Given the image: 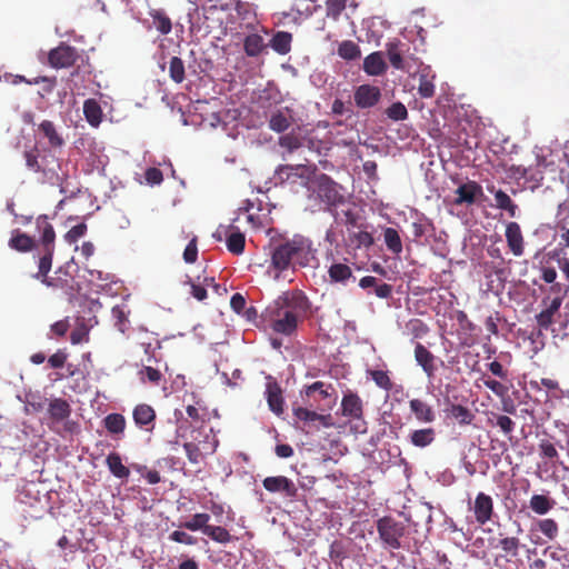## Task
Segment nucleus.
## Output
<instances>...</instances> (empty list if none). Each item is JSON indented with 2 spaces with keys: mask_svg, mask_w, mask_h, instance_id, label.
<instances>
[{
  "mask_svg": "<svg viewBox=\"0 0 569 569\" xmlns=\"http://www.w3.org/2000/svg\"><path fill=\"white\" fill-rule=\"evenodd\" d=\"M311 303L301 290L286 291L266 311L270 328L284 336L296 332L299 322L308 317Z\"/></svg>",
  "mask_w": 569,
  "mask_h": 569,
  "instance_id": "nucleus-1",
  "label": "nucleus"
},
{
  "mask_svg": "<svg viewBox=\"0 0 569 569\" xmlns=\"http://www.w3.org/2000/svg\"><path fill=\"white\" fill-rule=\"evenodd\" d=\"M316 252L310 238L296 233L273 244L270 266L278 272L305 268L316 260Z\"/></svg>",
  "mask_w": 569,
  "mask_h": 569,
  "instance_id": "nucleus-2",
  "label": "nucleus"
},
{
  "mask_svg": "<svg viewBox=\"0 0 569 569\" xmlns=\"http://www.w3.org/2000/svg\"><path fill=\"white\" fill-rule=\"evenodd\" d=\"M23 158L29 171L38 176L41 183L61 186L64 174L61 173V161L49 148H32L24 150Z\"/></svg>",
  "mask_w": 569,
  "mask_h": 569,
  "instance_id": "nucleus-3",
  "label": "nucleus"
},
{
  "mask_svg": "<svg viewBox=\"0 0 569 569\" xmlns=\"http://www.w3.org/2000/svg\"><path fill=\"white\" fill-rule=\"evenodd\" d=\"M36 228L40 234V243L42 247V254L38 262V277H42L49 284H54L52 281L47 280L46 273H49L52 267L56 249V232L46 214H41L36 219Z\"/></svg>",
  "mask_w": 569,
  "mask_h": 569,
  "instance_id": "nucleus-4",
  "label": "nucleus"
},
{
  "mask_svg": "<svg viewBox=\"0 0 569 569\" xmlns=\"http://www.w3.org/2000/svg\"><path fill=\"white\" fill-rule=\"evenodd\" d=\"M377 531L385 546L392 550L401 548V538L406 535L407 527L393 517L385 516L377 520Z\"/></svg>",
  "mask_w": 569,
  "mask_h": 569,
  "instance_id": "nucleus-5",
  "label": "nucleus"
},
{
  "mask_svg": "<svg viewBox=\"0 0 569 569\" xmlns=\"http://www.w3.org/2000/svg\"><path fill=\"white\" fill-rule=\"evenodd\" d=\"M318 198L329 207H337L343 203V196L339 191V186L326 173L315 178L309 187Z\"/></svg>",
  "mask_w": 569,
  "mask_h": 569,
  "instance_id": "nucleus-6",
  "label": "nucleus"
},
{
  "mask_svg": "<svg viewBox=\"0 0 569 569\" xmlns=\"http://www.w3.org/2000/svg\"><path fill=\"white\" fill-rule=\"evenodd\" d=\"M341 415L349 420H356L357 423L355 425V429L358 432H366L367 426L363 420V402L361 398L352 392L348 391L343 395L341 399Z\"/></svg>",
  "mask_w": 569,
  "mask_h": 569,
  "instance_id": "nucleus-7",
  "label": "nucleus"
},
{
  "mask_svg": "<svg viewBox=\"0 0 569 569\" xmlns=\"http://www.w3.org/2000/svg\"><path fill=\"white\" fill-rule=\"evenodd\" d=\"M316 170V166L281 164L277 168L276 176L281 182L296 183L298 180H300L302 184H307L311 181Z\"/></svg>",
  "mask_w": 569,
  "mask_h": 569,
  "instance_id": "nucleus-8",
  "label": "nucleus"
},
{
  "mask_svg": "<svg viewBox=\"0 0 569 569\" xmlns=\"http://www.w3.org/2000/svg\"><path fill=\"white\" fill-rule=\"evenodd\" d=\"M263 488L271 493H282L290 500H300L298 487L286 476H272L262 480Z\"/></svg>",
  "mask_w": 569,
  "mask_h": 569,
  "instance_id": "nucleus-9",
  "label": "nucleus"
},
{
  "mask_svg": "<svg viewBox=\"0 0 569 569\" xmlns=\"http://www.w3.org/2000/svg\"><path fill=\"white\" fill-rule=\"evenodd\" d=\"M213 237L221 241L226 238L228 250L233 254H241L244 250L246 238L244 234L234 226H220Z\"/></svg>",
  "mask_w": 569,
  "mask_h": 569,
  "instance_id": "nucleus-10",
  "label": "nucleus"
},
{
  "mask_svg": "<svg viewBox=\"0 0 569 569\" xmlns=\"http://www.w3.org/2000/svg\"><path fill=\"white\" fill-rule=\"evenodd\" d=\"M77 59V50L66 43H60L57 48L50 50L48 54L49 64L56 69L69 68Z\"/></svg>",
  "mask_w": 569,
  "mask_h": 569,
  "instance_id": "nucleus-11",
  "label": "nucleus"
},
{
  "mask_svg": "<svg viewBox=\"0 0 569 569\" xmlns=\"http://www.w3.org/2000/svg\"><path fill=\"white\" fill-rule=\"evenodd\" d=\"M355 103L360 109L375 107L381 99V90L372 84H360L353 93Z\"/></svg>",
  "mask_w": 569,
  "mask_h": 569,
  "instance_id": "nucleus-12",
  "label": "nucleus"
},
{
  "mask_svg": "<svg viewBox=\"0 0 569 569\" xmlns=\"http://www.w3.org/2000/svg\"><path fill=\"white\" fill-rule=\"evenodd\" d=\"M409 51V46L398 39L386 43V53L391 66L397 70H409V63L405 59V53Z\"/></svg>",
  "mask_w": 569,
  "mask_h": 569,
  "instance_id": "nucleus-13",
  "label": "nucleus"
},
{
  "mask_svg": "<svg viewBox=\"0 0 569 569\" xmlns=\"http://www.w3.org/2000/svg\"><path fill=\"white\" fill-rule=\"evenodd\" d=\"M472 510L476 521L481 526L486 525L488 521L491 520L493 515L492 498L485 492H479L476 496Z\"/></svg>",
  "mask_w": 569,
  "mask_h": 569,
  "instance_id": "nucleus-14",
  "label": "nucleus"
},
{
  "mask_svg": "<svg viewBox=\"0 0 569 569\" xmlns=\"http://www.w3.org/2000/svg\"><path fill=\"white\" fill-rule=\"evenodd\" d=\"M456 194L457 198L453 201L456 206L473 204L478 197L483 196V190L476 181H468L458 187Z\"/></svg>",
  "mask_w": 569,
  "mask_h": 569,
  "instance_id": "nucleus-15",
  "label": "nucleus"
},
{
  "mask_svg": "<svg viewBox=\"0 0 569 569\" xmlns=\"http://www.w3.org/2000/svg\"><path fill=\"white\" fill-rule=\"evenodd\" d=\"M506 240L510 251L520 257L525 252L523 236L520 226L517 222H509L506 227Z\"/></svg>",
  "mask_w": 569,
  "mask_h": 569,
  "instance_id": "nucleus-16",
  "label": "nucleus"
},
{
  "mask_svg": "<svg viewBox=\"0 0 569 569\" xmlns=\"http://www.w3.org/2000/svg\"><path fill=\"white\" fill-rule=\"evenodd\" d=\"M415 359L422 368L428 378H433L437 367L435 365L436 357L422 343H417L415 347Z\"/></svg>",
  "mask_w": 569,
  "mask_h": 569,
  "instance_id": "nucleus-17",
  "label": "nucleus"
},
{
  "mask_svg": "<svg viewBox=\"0 0 569 569\" xmlns=\"http://www.w3.org/2000/svg\"><path fill=\"white\" fill-rule=\"evenodd\" d=\"M132 416L138 427L147 431H151L154 428L156 412L151 406L146 403L136 406Z\"/></svg>",
  "mask_w": 569,
  "mask_h": 569,
  "instance_id": "nucleus-18",
  "label": "nucleus"
},
{
  "mask_svg": "<svg viewBox=\"0 0 569 569\" xmlns=\"http://www.w3.org/2000/svg\"><path fill=\"white\" fill-rule=\"evenodd\" d=\"M409 408L419 422L432 423L436 420V412L432 406L422 399H411L409 401Z\"/></svg>",
  "mask_w": 569,
  "mask_h": 569,
  "instance_id": "nucleus-19",
  "label": "nucleus"
},
{
  "mask_svg": "<svg viewBox=\"0 0 569 569\" xmlns=\"http://www.w3.org/2000/svg\"><path fill=\"white\" fill-rule=\"evenodd\" d=\"M266 395L270 410L276 415H281L283 412L282 390L279 383L271 378L268 379Z\"/></svg>",
  "mask_w": 569,
  "mask_h": 569,
  "instance_id": "nucleus-20",
  "label": "nucleus"
},
{
  "mask_svg": "<svg viewBox=\"0 0 569 569\" xmlns=\"http://www.w3.org/2000/svg\"><path fill=\"white\" fill-rule=\"evenodd\" d=\"M102 423L113 439L120 440L123 438L127 426L124 416L116 412L109 413L103 418Z\"/></svg>",
  "mask_w": 569,
  "mask_h": 569,
  "instance_id": "nucleus-21",
  "label": "nucleus"
},
{
  "mask_svg": "<svg viewBox=\"0 0 569 569\" xmlns=\"http://www.w3.org/2000/svg\"><path fill=\"white\" fill-rule=\"evenodd\" d=\"M561 305L562 298L556 297L550 301L546 309L536 316V321L540 329L548 330L550 328L555 321V316L559 312Z\"/></svg>",
  "mask_w": 569,
  "mask_h": 569,
  "instance_id": "nucleus-22",
  "label": "nucleus"
},
{
  "mask_svg": "<svg viewBox=\"0 0 569 569\" xmlns=\"http://www.w3.org/2000/svg\"><path fill=\"white\" fill-rule=\"evenodd\" d=\"M362 68L368 76H381L387 71L388 66L383 59L382 52L376 51L363 59Z\"/></svg>",
  "mask_w": 569,
  "mask_h": 569,
  "instance_id": "nucleus-23",
  "label": "nucleus"
},
{
  "mask_svg": "<svg viewBox=\"0 0 569 569\" xmlns=\"http://www.w3.org/2000/svg\"><path fill=\"white\" fill-rule=\"evenodd\" d=\"M39 132L48 140L50 146L49 149L62 148L64 146V139L61 133L57 130L54 123L50 120H43L39 127Z\"/></svg>",
  "mask_w": 569,
  "mask_h": 569,
  "instance_id": "nucleus-24",
  "label": "nucleus"
},
{
  "mask_svg": "<svg viewBox=\"0 0 569 569\" xmlns=\"http://www.w3.org/2000/svg\"><path fill=\"white\" fill-rule=\"evenodd\" d=\"M502 536V533H500ZM489 545L492 548H500L505 552V557H517L521 546L518 537H501L500 539H489Z\"/></svg>",
  "mask_w": 569,
  "mask_h": 569,
  "instance_id": "nucleus-25",
  "label": "nucleus"
},
{
  "mask_svg": "<svg viewBox=\"0 0 569 569\" xmlns=\"http://www.w3.org/2000/svg\"><path fill=\"white\" fill-rule=\"evenodd\" d=\"M436 74L430 67H425L419 72L418 93L421 98H432L435 96Z\"/></svg>",
  "mask_w": 569,
  "mask_h": 569,
  "instance_id": "nucleus-26",
  "label": "nucleus"
},
{
  "mask_svg": "<svg viewBox=\"0 0 569 569\" xmlns=\"http://www.w3.org/2000/svg\"><path fill=\"white\" fill-rule=\"evenodd\" d=\"M48 413L53 421L60 422L70 417L71 406L66 399L54 398L49 402Z\"/></svg>",
  "mask_w": 569,
  "mask_h": 569,
  "instance_id": "nucleus-27",
  "label": "nucleus"
},
{
  "mask_svg": "<svg viewBox=\"0 0 569 569\" xmlns=\"http://www.w3.org/2000/svg\"><path fill=\"white\" fill-rule=\"evenodd\" d=\"M9 247L19 252H29L36 247V241L32 237L17 229L11 233Z\"/></svg>",
  "mask_w": 569,
  "mask_h": 569,
  "instance_id": "nucleus-28",
  "label": "nucleus"
},
{
  "mask_svg": "<svg viewBox=\"0 0 569 569\" xmlns=\"http://www.w3.org/2000/svg\"><path fill=\"white\" fill-rule=\"evenodd\" d=\"M412 446L425 448L430 446L436 439V431L433 428L416 429L409 435Z\"/></svg>",
  "mask_w": 569,
  "mask_h": 569,
  "instance_id": "nucleus-29",
  "label": "nucleus"
},
{
  "mask_svg": "<svg viewBox=\"0 0 569 569\" xmlns=\"http://www.w3.org/2000/svg\"><path fill=\"white\" fill-rule=\"evenodd\" d=\"M106 463L109 471L119 479H127L130 470L122 463V459L118 452H111L107 456Z\"/></svg>",
  "mask_w": 569,
  "mask_h": 569,
  "instance_id": "nucleus-30",
  "label": "nucleus"
},
{
  "mask_svg": "<svg viewBox=\"0 0 569 569\" xmlns=\"http://www.w3.org/2000/svg\"><path fill=\"white\" fill-rule=\"evenodd\" d=\"M83 113L88 123L98 127L102 121V109L94 99H88L83 103Z\"/></svg>",
  "mask_w": 569,
  "mask_h": 569,
  "instance_id": "nucleus-31",
  "label": "nucleus"
},
{
  "mask_svg": "<svg viewBox=\"0 0 569 569\" xmlns=\"http://www.w3.org/2000/svg\"><path fill=\"white\" fill-rule=\"evenodd\" d=\"M490 192H493L496 207L498 209L507 211L510 218H515L518 211V206L512 201V199L503 190L499 189L493 191L489 189Z\"/></svg>",
  "mask_w": 569,
  "mask_h": 569,
  "instance_id": "nucleus-32",
  "label": "nucleus"
},
{
  "mask_svg": "<svg viewBox=\"0 0 569 569\" xmlns=\"http://www.w3.org/2000/svg\"><path fill=\"white\" fill-rule=\"evenodd\" d=\"M328 274L331 282L345 284L352 278V270L346 263L335 262L329 267Z\"/></svg>",
  "mask_w": 569,
  "mask_h": 569,
  "instance_id": "nucleus-33",
  "label": "nucleus"
},
{
  "mask_svg": "<svg viewBox=\"0 0 569 569\" xmlns=\"http://www.w3.org/2000/svg\"><path fill=\"white\" fill-rule=\"evenodd\" d=\"M292 34L286 31H278L271 39V48L279 54H287L291 50Z\"/></svg>",
  "mask_w": 569,
  "mask_h": 569,
  "instance_id": "nucleus-34",
  "label": "nucleus"
},
{
  "mask_svg": "<svg viewBox=\"0 0 569 569\" xmlns=\"http://www.w3.org/2000/svg\"><path fill=\"white\" fill-rule=\"evenodd\" d=\"M338 56L347 61H353L361 57L360 47L352 40H343L337 49Z\"/></svg>",
  "mask_w": 569,
  "mask_h": 569,
  "instance_id": "nucleus-35",
  "label": "nucleus"
},
{
  "mask_svg": "<svg viewBox=\"0 0 569 569\" xmlns=\"http://www.w3.org/2000/svg\"><path fill=\"white\" fill-rule=\"evenodd\" d=\"M152 18L154 28L163 36L169 34L172 30L171 19L162 11L152 9L149 12Z\"/></svg>",
  "mask_w": 569,
  "mask_h": 569,
  "instance_id": "nucleus-36",
  "label": "nucleus"
},
{
  "mask_svg": "<svg viewBox=\"0 0 569 569\" xmlns=\"http://www.w3.org/2000/svg\"><path fill=\"white\" fill-rule=\"evenodd\" d=\"M243 49L249 57L259 56L264 49L263 38L257 33L247 36L243 42Z\"/></svg>",
  "mask_w": 569,
  "mask_h": 569,
  "instance_id": "nucleus-37",
  "label": "nucleus"
},
{
  "mask_svg": "<svg viewBox=\"0 0 569 569\" xmlns=\"http://www.w3.org/2000/svg\"><path fill=\"white\" fill-rule=\"evenodd\" d=\"M447 411L448 415L456 419L460 425H470L475 419V415L471 410L462 405L452 403Z\"/></svg>",
  "mask_w": 569,
  "mask_h": 569,
  "instance_id": "nucleus-38",
  "label": "nucleus"
},
{
  "mask_svg": "<svg viewBox=\"0 0 569 569\" xmlns=\"http://www.w3.org/2000/svg\"><path fill=\"white\" fill-rule=\"evenodd\" d=\"M60 273H63L64 276H67L68 278H62L60 276H57V277H49L48 274L49 273H46V278L47 280L49 281H52L54 284H49L47 281L43 280L42 277H38V272L33 274V278H36L37 280H40L43 284H46L47 287H52V288H61V289H64V288H70V282L72 281V277L71 276H68L67 271L63 270V267H60L57 271H56V274H60Z\"/></svg>",
  "mask_w": 569,
  "mask_h": 569,
  "instance_id": "nucleus-39",
  "label": "nucleus"
},
{
  "mask_svg": "<svg viewBox=\"0 0 569 569\" xmlns=\"http://www.w3.org/2000/svg\"><path fill=\"white\" fill-rule=\"evenodd\" d=\"M385 243L392 253L399 254L402 252V241L398 231L388 227L383 231Z\"/></svg>",
  "mask_w": 569,
  "mask_h": 569,
  "instance_id": "nucleus-40",
  "label": "nucleus"
},
{
  "mask_svg": "<svg viewBox=\"0 0 569 569\" xmlns=\"http://www.w3.org/2000/svg\"><path fill=\"white\" fill-rule=\"evenodd\" d=\"M555 505V501L543 495H533L530 498V508L538 515H546Z\"/></svg>",
  "mask_w": 569,
  "mask_h": 569,
  "instance_id": "nucleus-41",
  "label": "nucleus"
},
{
  "mask_svg": "<svg viewBox=\"0 0 569 569\" xmlns=\"http://www.w3.org/2000/svg\"><path fill=\"white\" fill-rule=\"evenodd\" d=\"M209 520H210V515L204 513V512L196 513L191 517V519L183 522L181 525V527L184 529H188L190 531L201 530L202 533L204 535L206 527L210 526V525H208Z\"/></svg>",
  "mask_w": 569,
  "mask_h": 569,
  "instance_id": "nucleus-42",
  "label": "nucleus"
},
{
  "mask_svg": "<svg viewBox=\"0 0 569 569\" xmlns=\"http://www.w3.org/2000/svg\"><path fill=\"white\" fill-rule=\"evenodd\" d=\"M204 535L219 543H228L232 540V536L229 533V531L221 526L210 525L209 527H206Z\"/></svg>",
  "mask_w": 569,
  "mask_h": 569,
  "instance_id": "nucleus-43",
  "label": "nucleus"
},
{
  "mask_svg": "<svg viewBox=\"0 0 569 569\" xmlns=\"http://www.w3.org/2000/svg\"><path fill=\"white\" fill-rule=\"evenodd\" d=\"M169 76L176 83H181L184 80V63L181 58L172 57L170 59Z\"/></svg>",
  "mask_w": 569,
  "mask_h": 569,
  "instance_id": "nucleus-44",
  "label": "nucleus"
},
{
  "mask_svg": "<svg viewBox=\"0 0 569 569\" xmlns=\"http://www.w3.org/2000/svg\"><path fill=\"white\" fill-rule=\"evenodd\" d=\"M539 456L543 459H548L551 462L556 463L559 459V453L555 443L550 440L542 439L539 445Z\"/></svg>",
  "mask_w": 569,
  "mask_h": 569,
  "instance_id": "nucleus-45",
  "label": "nucleus"
},
{
  "mask_svg": "<svg viewBox=\"0 0 569 569\" xmlns=\"http://www.w3.org/2000/svg\"><path fill=\"white\" fill-rule=\"evenodd\" d=\"M290 127V119L281 111L271 114L269 128L278 133L286 131Z\"/></svg>",
  "mask_w": 569,
  "mask_h": 569,
  "instance_id": "nucleus-46",
  "label": "nucleus"
},
{
  "mask_svg": "<svg viewBox=\"0 0 569 569\" xmlns=\"http://www.w3.org/2000/svg\"><path fill=\"white\" fill-rule=\"evenodd\" d=\"M142 381H149L152 385L158 386L162 379V373L159 369L153 368L151 365L143 366L139 371Z\"/></svg>",
  "mask_w": 569,
  "mask_h": 569,
  "instance_id": "nucleus-47",
  "label": "nucleus"
},
{
  "mask_svg": "<svg viewBox=\"0 0 569 569\" xmlns=\"http://www.w3.org/2000/svg\"><path fill=\"white\" fill-rule=\"evenodd\" d=\"M369 375L379 388L386 391H390L392 389V382L387 371L371 370L369 371Z\"/></svg>",
  "mask_w": 569,
  "mask_h": 569,
  "instance_id": "nucleus-48",
  "label": "nucleus"
},
{
  "mask_svg": "<svg viewBox=\"0 0 569 569\" xmlns=\"http://www.w3.org/2000/svg\"><path fill=\"white\" fill-rule=\"evenodd\" d=\"M538 529L542 535H545L550 540L555 539L559 531L558 523L550 518L540 520L538 522Z\"/></svg>",
  "mask_w": 569,
  "mask_h": 569,
  "instance_id": "nucleus-49",
  "label": "nucleus"
},
{
  "mask_svg": "<svg viewBox=\"0 0 569 569\" xmlns=\"http://www.w3.org/2000/svg\"><path fill=\"white\" fill-rule=\"evenodd\" d=\"M112 318L114 320V327L122 333L126 332L128 327V317L123 308L114 306L111 310Z\"/></svg>",
  "mask_w": 569,
  "mask_h": 569,
  "instance_id": "nucleus-50",
  "label": "nucleus"
},
{
  "mask_svg": "<svg viewBox=\"0 0 569 569\" xmlns=\"http://www.w3.org/2000/svg\"><path fill=\"white\" fill-rule=\"evenodd\" d=\"M347 0H327V17L337 21L341 12L346 9Z\"/></svg>",
  "mask_w": 569,
  "mask_h": 569,
  "instance_id": "nucleus-51",
  "label": "nucleus"
},
{
  "mask_svg": "<svg viewBox=\"0 0 569 569\" xmlns=\"http://www.w3.org/2000/svg\"><path fill=\"white\" fill-rule=\"evenodd\" d=\"M386 114L391 120L400 121L408 118V110L402 102H395L386 110Z\"/></svg>",
  "mask_w": 569,
  "mask_h": 569,
  "instance_id": "nucleus-52",
  "label": "nucleus"
},
{
  "mask_svg": "<svg viewBox=\"0 0 569 569\" xmlns=\"http://www.w3.org/2000/svg\"><path fill=\"white\" fill-rule=\"evenodd\" d=\"M183 449L191 463L199 465L203 460V453L198 445L193 442H184Z\"/></svg>",
  "mask_w": 569,
  "mask_h": 569,
  "instance_id": "nucleus-53",
  "label": "nucleus"
},
{
  "mask_svg": "<svg viewBox=\"0 0 569 569\" xmlns=\"http://www.w3.org/2000/svg\"><path fill=\"white\" fill-rule=\"evenodd\" d=\"M279 146L292 152L302 146V142L295 133H287L279 138Z\"/></svg>",
  "mask_w": 569,
  "mask_h": 569,
  "instance_id": "nucleus-54",
  "label": "nucleus"
},
{
  "mask_svg": "<svg viewBox=\"0 0 569 569\" xmlns=\"http://www.w3.org/2000/svg\"><path fill=\"white\" fill-rule=\"evenodd\" d=\"M28 84H41V96L49 94L53 91L57 84L56 78L37 77L33 81H28Z\"/></svg>",
  "mask_w": 569,
  "mask_h": 569,
  "instance_id": "nucleus-55",
  "label": "nucleus"
},
{
  "mask_svg": "<svg viewBox=\"0 0 569 569\" xmlns=\"http://www.w3.org/2000/svg\"><path fill=\"white\" fill-rule=\"evenodd\" d=\"M492 417L496 420V426L499 427L505 435L508 436L513 431L516 423L510 417L496 413H492Z\"/></svg>",
  "mask_w": 569,
  "mask_h": 569,
  "instance_id": "nucleus-56",
  "label": "nucleus"
},
{
  "mask_svg": "<svg viewBox=\"0 0 569 569\" xmlns=\"http://www.w3.org/2000/svg\"><path fill=\"white\" fill-rule=\"evenodd\" d=\"M169 539L171 541L183 543L188 546H193L197 543V538L182 531V530H174L169 535Z\"/></svg>",
  "mask_w": 569,
  "mask_h": 569,
  "instance_id": "nucleus-57",
  "label": "nucleus"
},
{
  "mask_svg": "<svg viewBox=\"0 0 569 569\" xmlns=\"http://www.w3.org/2000/svg\"><path fill=\"white\" fill-rule=\"evenodd\" d=\"M87 232V224L79 223L73 226L64 236V239L69 243L77 242L81 237H83Z\"/></svg>",
  "mask_w": 569,
  "mask_h": 569,
  "instance_id": "nucleus-58",
  "label": "nucleus"
},
{
  "mask_svg": "<svg viewBox=\"0 0 569 569\" xmlns=\"http://www.w3.org/2000/svg\"><path fill=\"white\" fill-rule=\"evenodd\" d=\"M198 258L197 237L194 236L183 251V260L187 263H194Z\"/></svg>",
  "mask_w": 569,
  "mask_h": 569,
  "instance_id": "nucleus-59",
  "label": "nucleus"
},
{
  "mask_svg": "<svg viewBox=\"0 0 569 569\" xmlns=\"http://www.w3.org/2000/svg\"><path fill=\"white\" fill-rule=\"evenodd\" d=\"M541 279L546 283H553V286L551 287L552 291H560L561 290L560 283H555V281L557 279V271H556L555 268H551V267L542 268Z\"/></svg>",
  "mask_w": 569,
  "mask_h": 569,
  "instance_id": "nucleus-60",
  "label": "nucleus"
},
{
  "mask_svg": "<svg viewBox=\"0 0 569 569\" xmlns=\"http://www.w3.org/2000/svg\"><path fill=\"white\" fill-rule=\"evenodd\" d=\"M293 413L296 418L306 422L317 421L318 418V413L316 411L302 407L295 408Z\"/></svg>",
  "mask_w": 569,
  "mask_h": 569,
  "instance_id": "nucleus-61",
  "label": "nucleus"
},
{
  "mask_svg": "<svg viewBox=\"0 0 569 569\" xmlns=\"http://www.w3.org/2000/svg\"><path fill=\"white\" fill-rule=\"evenodd\" d=\"M483 385L498 397L506 396L508 391V388L498 380L486 379L483 380Z\"/></svg>",
  "mask_w": 569,
  "mask_h": 569,
  "instance_id": "nucleus-62",
  "label": "nucleus"
},
{
  "mask_svg": "<svg viewBox=\"0 0 569 569\" xmlns=\"http://www.w3.org/2000/svg\"><path fill=\"white\" fill-rule=\"evenodd\" d=\"M144 178L150 184H159L163 180V174L160 169L151 167L146 170Z\"/></svg>",
  "mask_w": 569,
  "mask_h": 569,
  "instance_id": "nucleus-63",
  "label": "nucleus"
},
{
  "mask_svg": "<svg viewBox=\"0 0 569 569\" xmlns=\"http://www.w3.org/2000/svg\"><path fill=\"white\" fill-rule=\"evenodd\" d=\"M67 358L68 355L64 351L58 350L56 353L49 357L48 363L51 368L59 369L64 366Z\"/></svg>",
  "mask_w": 569,
  "mask_h": 569,
  "instance_id": "nucleus-64",
  "label": "nucleus"
}]
</instances>
